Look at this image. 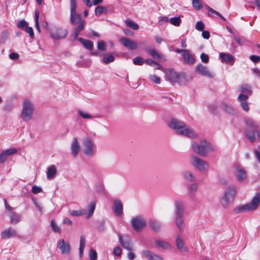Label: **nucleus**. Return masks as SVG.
<instances>
[{"label":"nucleus","instance_id":"nucleus-47","mask_svg":"<svg viewBox=\"0 0 260 260\" xmlns=\"http://www.w3.org/2000/svg\"><path fill=\"white\" fill-rule=\"evenodd\" d=\"M169 22L171 24L178 26L180 25L181 23V19L179 17H175L173 18H171L169 19Z\"/></svg>","mask_w":260,"mask_h":260},{"label":"nucleus","instance_id":"nucleus-38","mask_svg":"<svg viewBox=\"0 0 260 260\" xmlns=\"http://www.w3.org/2000/svg\"><path fill=\"white\" fill-rule=\"evenodd\" d=\"M149 224L151 228L156 232H158L160 229V224L154 220H150Z\"/></svg>","mask_w":260,"mask_h":260},{"label":"nucleus","instance_id":"nucleus-28","mask_svg":"<svg viewBox=\"0 0 260 260\" xmlns=\"http://www.w3.org/2000/svg\"><path fill=\"white\" fill-rule=\"evenodd\" d=\"M175 205L176 217H182L184 212L183 203L181 201H176Z\"/></svg>","mask_w":260,"mask_h":260},{"label":"nucleus","instance_id":"nucleus-13","mask_svg":"<svg viewBox=\"0 0 260 260\" xmlns=\"http://www.w3.org/2000/svg\"><path fill=\"white\" fill-rule=\"evenodd\" d=\"M17 150L15 148H10L4 150L0 153V164H4L9 157L16 154Z\"/></svg>","mask_w":260,"mask_h":260},{"label":"nucleus","instance_id":"nucleus-24","mask_svg":"<svg viewBox=\"0 0 260 260\" xmlns=\"http://www.w3.org/2000/svg\"><path fill=\"white\" fill-rule=\"evenodd\" d=\"M7 214L10 218V222L12 224H16L21 220V216L15 212H8Z\"/></svg>","mask_w":260,"mask_h":260},{"label":"nucleus","instance_id":"nucleus-60","mask_svg":"<svg viewBox=\"0 0 260 260\" xmlns=\"http://www.w3.org/2000/svg\"><path fill=\"white\" fill-rule=\"evenodd\" d=\"M198 185L196 183H193L189 186V191L191 193H194L198 189Z\"/></svg>","mask_w":260,"mask_h":260},{"label":"nucleus","instance_id":"nucleus-48","mask_svg":"<svg viewBox=\"0 0 260 260\" xmlns=\"http://www.w3.org/2000/svg\"><path fill=\"white\" fill-rule=\"evenodd\" d=\"M88 255L90 260H97L98 254L93 249L91 248L89 249Z\"/></svg>","mask_w":260,"mask_h":260},{"label":"nucleus","instance_id":"nucleus-57","mask_svg":"<svg viewBox=\"0 0 260 260\" xmlns=\"http://www.w3.org/2000/svg\"><path fill=\"white\" fill-rule=\"evenodd\" d=\"M42 191V188L38 186L34 185L31 188V192L35 194L38 193Z\"/></svg>","mask_w":260,"mask_h":260},{"label":"nucleus","instance_id":"nucleus-58","mask_svg":"<svg viewBox=\"0 0 260 260\" xmlns=\"http://www.w3.org/2000/svg\"><path fill=\"white\" fill-rule=\"evenodd\" d=\"M25 31L28 33L31 39L34 38V33L31 27L27 26L25 28Z\"/></svg>","mask_w":260,"mask_h":260},{"label":"nucleus","instance_id":"nucleus-50","mask_svg":"<svg viewBox=\"0 0 260 260\" xmlns=\"http://www.w3.org/2000/svg\"><path fill=\"white\" fill-rule=\"evenodd\" d=\"M39 12L38 10H36L35 11V26H36V29L38 30V31L40 32V28L39 26Z\"/></svg>","mask_w":260,"mask_h":260},{"label":"nucleus","instance_id":"nucleus-31","mask_svg":"<svg viewBox=\"0 0 260 260\" xmlns=\"http://www.w3.org/2000/svg\"><path fill=\"white\" fill-rule=\"evenodd\" d=\"M155 245L157 247L164 249H171L172 248V246L169 243L162 240H156L155 241Z\"/></svg>","mask_w":260,"mask_h":260},{"label":"nucleus","instance_id":"nucleus-30","mask_svg":"<svg viewBox=\"0 0 260 260\" xmlns=\"http://www.w3.org/2000/svg\"><path fill=\"white\" fill-rule=\"evenodd\" d=\"M176 245L177 248L181 251H187L188 248L185 246V242L183 239L180 236H177L176 239Z\"/></svg>","mask_w":260,"mask_h":260},{"label":"nucleus","instance_id":"nucleus-64","mask_svg":"<svg viewBox=\"0 0 260 260\" xmlns=\"http://www.w3.org/2000/svg\"><path fill=\"white\" fill-rule=\"evenodd\" d=\"M121 250L120 247H116L113 249V253L116 256H120L121 255Z\"/></svg>","mask_w":260,"mask_h":260},{"label":"nucleus","instance_id":"nucleus-53","mask_svg":"<svg viewBox=\"0 0 260 260\" xmlns=\"http://www.w3.org/2000/svg\"><path fill=\"white\" fill-rule=\"evenodd\" d=\"M98 49L99 50L105 51L106 50V45L104 41H101L98 43Z\"/></svg>","mask_w":260,"mask_h":260},{"label":"nucleus","instance_id":"nucleus-6","mask_svg":"<svg viewBox=\"0 0 260 260\" xmlns=\"http://www.w3.org/2000/svg\"><path fill=\"white\" fill-rule=\"evenodd\" d=\"M83 151L87 156H92L96 151V146L90 139L86 138L83 140Z\"/></svg>","mask_w":260,"mask_h":260},{"label":"nucleus","instance_id":"nucleus-37","mask_svg":"<svg viewBox=\"0 0 260 260\" xmlns=\"http://www.w3.org/2000/svg\"><path fill=\"white\" fill-rule=\"evenodd\" d=\"M85 245V239L84 236H81L80 238L79 256L82 257L83 255L84 249Z\"/></svg>","mask_w":260,"mask_h":260},{"label":"nucleus","instance_id":"nucleus-11","mask_svg":"<svg viewBox=\"0 0 260 260\" xmlns=\"http://www.w3.org/2000/svg\"><path fill=\"white\" fill-rule=\"evenodd\" d=\"M185 124L184 122L176 118H173L168 125L175 132L176 134L179 135Z\"/></svg>","mask_w":260,"mask_h":260},{"label":"nucleus","instance_id":"nucleus-61","mask_svg":"<svg viewBox=\"0 0 260 260\" xmlns=\"http://www.w3.org/2000/svg\"><path fill=\"white\" fill-rule=\"evenodd\" d=\"M240 103V106L242 108L243 110H244L246 112H248L249 110V106H248V104L247 102V101L241 102Z\"/></svg>","mask_w":260,"mask_h":260},{"label":"nucleus","instance_id":"nucleus-12","mask_svg":"<svg viewBox=\"0 0 260 260\" xmlns=\"http://www.w3.org/2000/svg\"><path fill=\"white\" fill-rule=\"evenodd\" d=\"M196 71L198 74L209 78H213L215 76L214 73L210 71L206 66L201 63L197 64L196 67Z\"/></svg>","mask_w":260,"mask_h":260},{"label":"nucleus","instance_id":"nucleus-1","mask_svg":"<svg viewBox=\"0 0 260 260\" xmlns=\"http://www.w3.org/2000/svg\"><path fill=\"white\" fill-rule=\"evenodd\" d=\"M71 15L70 23L73 25H78L74 29L73 36L77 39L80 32L84 28L86 21L83 20L80 14L76 13V0H70Z\"/></svg>","mask_w":260,"mask_h":260},{"label":"nucleus","instance_id":"nucleus-20","mask_svg":"<svg viewBox=\"0 0 260 260\" xmlns=\"http://www.w3.org/2000/svg\"><path fill=\"white\" fill-rule=\"evenodd\" d=\"M80 146L77 138H74L71 146V150L72 154L76 157L80 151Z\"/></svg>","mask_w":260,"mask_h":260},{"label":"nucleus","instance_id":"nucleus-4","mask_svg":"<svg viewBox=\"0 0 260 260\" xmlns=\"http://www.w3.org/2000/svg\"><path fill=\"white\" fill-rule=\"evenodd\" d=\"M193 151L201 156H206L209 152L214 151L213 145L206 140H202L200 143L193 142L191 145Z\"/></svg>","mask_w":260,"mask_h":260},{"label":"nucleus","instance_id":"nucleus-26","mask_svg":"<svg viewBox=\"0 0 260 260\" xmlns=\"http://www.w3.org/2000/svg\"><path fill=\"white\" fill-rule=\"evenodd\" d=\"M219 107L226 113L231 114H234L236 113V110L235 109L231 104L228 103L222 102L220 104Z\"/></svg>","mask_w":260,"mask_h":260},{"label":"nucleus","instance_id":"nucleus-27","mask_svg":"<svg viewBox=\"0 0 260 260\" xmlns=\"http://www.w3.org/2000/svg\"><path fill=\"white\" fill-rule=\"evenodd\" d=\"M182 56L184 62L186 64H192L195 62V58L188 50H186L184 51V53L182 54Z\"/></svg>","mask_w":260,"mask_h":260},{"label":"nucleus","instance_id":"nucleus-41","mask_svg":"<svg viewBox=\"0 0 260 260\" xmlns=\"http://www.w3.org/2000/svg\"><path fill=\"white\" fill-rule=\"evenodd\" d=\"M147 51L154 58L159 59L161 57L160 54L154 49L147 48Z\"/></svg>","mask_w":260,"mask_h":260},{"label":"nucleus","instance_id":"nucleus-34","mask_svg":"<svg viewBox=\"0 0 260 260\" xmlns=\"http://www.w3.org/2000/svg\"><path fill=\"white\" fill-rule=\"evenodd\" d=\"M176 223L177 228L180 232H182L185 228V224L182 217H176Z\"/></svg>","mask_w":260,"mask_h":260},{"label":"nucleus","instance_id":"nucleus-18","mask_svg":"<svg viewBox=\"0 0 260 260\" xmlns=\"http://www.w3.org/2000/svg\"><path fill=\"white\" fill-rule=\"evenodd\" d=\"M113 210L115 214L120 216L123 214V205L119 200H115L113 202Z\"/></svg>","mask_w":260,"mask_h":260},{"label":"nucleus","instance_id":"nucleus-17","mask_svg":"<svg viewBox=\"0 0 260 260\" xmlns=\"http://www.w3.org/2000/svg\"><path fill=\"white\" fill-rule=\"evenodd\" d=\"M120 42L125 47L134 50L137 48L138 43L134 41H132L126 38L123 37L120 39Z\"/></svg>","mask_w":260,"mask_h":260},{"label":"nucleus","instance_id":"nucleus-5","mask_svg":"<svg viewBox=\"0 0 260 260\" xmlns=\"http://www.w3.org/2000/svg\"><path fill=\"white\" fill-rule=\"evenodd\" d=\"M246 134L247 138L251 142L260 140V131L258 129L257 126L252 122L248 123Z\"/></svg>","mask_w":260,"mask_h":260},{"label":"nucleus","instance_id":"nucleus-43","mask_svg":"<svg viewBox=\"0 0 260 260\" xmlns=\"http://www.w3.org/2000/svg\"><path fill=\"white\" fill-rule=\"evenodd\" d=\"M50 225H51L52 231L54 233H58V234L61 233V230L60 228L59 227V226L56 224V223L54 220L52 219L51 221Z\"/></svg>","mask_w":260,"mask_h":260},{"label":"nucleus","instance_id":"nucleus-56","mask_svg":"<svg viewBox=\"0 0 260 260\" xmlns=\"http://www.w3.org/2000/svg\"><path fill=\"white\" fill-rule=\"evenodd\" d=\"M79 113L80 115L85 119H91L92 118V116L89 114L88 113L84 112L83 111L80 110L79 111Z\"/></svg>","mask_w":260,"mask_h":260},{"label":"nucleus","instance_id":"nucleus-7","mask_svg":"<svg viewBox=\"0 0 260 260\" xmlns=\"http://www.w3.org/2000/svg\"><path fill=\"white\" fill-rule=\"evenodd\" d=\"M190 164L195 169L200 172H205L209 168V164L207 162L194 155L190 156Z\"/></svg>","mask_w":260,"mask_h":260},{"label":"nucleus","instance_id":"nucleus-44","mask_svg":"<svg viewBox=\"0 0 260 260\" xmlns=\"http://www.w3.org/2000/svg\"><path fill=\"white\" fill-rule=\"evenodd\" d=\"M107 10L106 8L103 6H97L95 9V15L96 16H99L103 13H106Z\"/></svg>","mask_w":260,"mask_h":260},{"label":"nucleus","instance_id":"nucleus-42","mask_svg":"<svg viewBox=\"0 0 260 260\" xmlns=\"http://www.w3.org/2000/svg\"><path fill=\"white\" fill-rule=\"evenodd\" d=\"M233 201L229 200L228 198L223 196L221 199L220 203L222 207L224 208H227L230 207V205L232 204Z\"/></svg>","mask_w":260,"mask_h":260},{"label":"nucleus","instance_id":"nucleus-29","mask_svg":"<svg viewBox=\"0 0 260 260\" xmlns=\"http://www.w3.org/2000/svg\"><path fill=\"white\" fill-rule=\"evenodd\" d=\"M235 174L237 179L240 181H243L246 177L245 171L239 167H236Z\"/></svg>","mask_w":260,"mask_h":260},{"label":"nucleus","instance_id":"nucleus-59","mask_svg":"<svg viewBox=\"0 0 260 260\" xmlns=\"http://www.w3.org/2000/svg\"><path fill=\"white\" fill-rule=\"evenodd\" d=\"M202 61L204 63H208L209 61V56L207 54L202 53L200 55Z\"/></svg>","mask_w":260,"mask_h":260},{"label":"nucleus","instance_id":"nucleus-52","mask_svg":"<svg viewBox=\"0 0 260 260\" xmlns=\"http://www.w3.org/2000/svg\"><path fill=\"white\" fill-rule=\"evenodd\" d=\"M149 78L150 80L153 81L156 84H159L160 83V79L156 75H150Z\"/></svg>","mask_w":260,"mask_h":260},{"label":"nucleus","instance_id":"nucleus-62","mask_svg":"<svg viewBox=\"0 0 260 260\" xmlns=\"http://www.w3.org/2000/svg\"><path fill=\"white\" fill-rule=\"evenodd\" d=\"M27 25V22L25 20H21L19 21L17 23V26L19 28H23L25 26H26Z\"/></svg>","mask_w":260,"mask_h":260},{"label":"nucleus","instance_id":"nucleus-15","mask_svg":"<svg viewBox=\"0 0 260 260\" xmlns=\"http://www.w3.org/2000/svg\"><path fill=\"white\" fill-rule=\"evenodd\" d=\"M166 78L171 82H177L179 78V74L174 70L168 69L164 71Z\"/></svg>","mask_w":260,"mask_h":260},{"label":"nucleus","instance_id":"nucleus-63","mask_svg":"<svg viewBox=\"0 0 260 260\" xmlns=\"http://www.w3.org/2000/svg\"><path fill=\"white\" fill-rule=\"evenodd\" d=\"M250 59L253 62L256 63L260 61V56L252 55L250 56Z\"/></svg>","mask_w":260,"mask_h":260},{"label":"nucleus","instance_id":"nucleus-9","mask_svg":"<svg viewBox=\"0 0 260 260\" xmlns=\"http://www.w3.org/2000/svg\"><path fill=\"white\" fill-rule=\"evenodd\" d=\"M50 34L53 39L60 40L66 37L68 31L63 28L54 26L51 29Z\"/></svg>","mask_w":260,"mask_h":260},{"label":"nucleus","instance_id":"nucleus-49","mask_svg":"<svg viewBox=\"0 0 260 260\" xmlns=\"http://www.w3.org/2000/svg\"><path fill=\"white\" fill-rule=\"evenodd\" d=\"M125 24L128 27L134 30H136L138 28V24L135 23L134 22H133L132 20L130 19H127L125 21Z\"/></svg>","mask_w":260,"mask_h":260},{"label":"nucleus","instance_id":"nucleus-3","mask_svg":"<svg viewBox=\"0 0 260 260\" xmlns=\"http://www.w3.org/2000/svg\"><path fill=\"white\" fill-rule=\"evenodd\" d=\"M260 203V193H256L252 198L250 203L240 205L234 209V212L236 214L245 213L255 210Z\"/></svg>","mask_w":260,"mask_h":260},{"label":"nucleus","instance_id":"nucleus-8","mask_svg":"<svg viewBox=\"0 0 260 260\" xmlns=\"http://www.w3.org/2000/svg\"><path fill=\"white\" fill-rule=\"evenodd\" d=\"M132 226L136 232L141 231L146 225V221L142 216H137L132 218Z\"/></svg>","mask_w":260,"mask_h":260},{"label":"nucleus","instance_id":"nucleus-54","mask_svg":"<svg viewBox=\"0 0 260 260\" xmlns=\"http://www.w3.org/2000/svg\"><path fill=\"white\" fill-rule=\"evenodd\" d=\"M248 100V96L243 93L240 94L237 98V100L239 103L246 102Z\"/></svg>","mask_w":260,"mask_h":260},{"label":"nucleus","instance_id":"nucleus-25","mask_svg":"<svg viewBox=\"0 0 260 260\" xmlns=\"http://www.w3.org/2000/svg\"><path fill=\"white\" fill-rule=\"evenodd\" d=\"M236 193V188L234 186H229L224 192V196L231 201H234Z\"/></svg>","mask_w":260,"mask_h":260},{"label":"nucleus","instance_id":"nucleus-45","mask_svg":"<svg viewBox=\"0 0 260 260\" xmlns=\"http://www.w3.org/2000/svg\"><path fill=\"white\" fill-rule=\"evenodd\" d=\"M192 5L196 10H200L202 9L203 6L200 0H192Z\"/></svg>","mask_w":260,"mask_h":260},{"label":"nucleus","instance_id":"nucleus-33","mask_svg":"<svg viewBox=\"0 0 260 260\" xmlns=\"http://www.w3.org/2000/svg\"><path fill=\"white\" fill-rule=\"evenodd\" d=\"M56 173V170L54 165L50 166L47 169V178L48 179L50 180L55 175Z\"/></svg>","mask_w":260,"mask_h":260},{"label":"nucleus","instance_id":"nucleus-19","mask_svg":"<svg viewBox=\"0 0 260 260\" xmlns=\"http://www.w3.org/2000/svg\"><path fill=\"white\" fill-rule=\"evenodd\" d=\"M181 177L183 179L188 182H194L196 181V177L193 173L189 170H184L181 172Z\"/></svg>","mask_w":260,"mask_h":260},{"label":"nucleus","instance_id":"nucleus-2","mask_svg":"<svg viewBox=\"0 0 260 260\" xmlns=\"http://www.w3.org/2000/svg\"><path fill=\"white\" fill-rule=\"evenodd\" d=\"M35 111V106L32 101L25 99L23 101L20 113V117L24 122H28L33 118Z\"/></svg>","mask_w":260,"mask_h":260},{"label":"nucleus","instance_id":"nucleus-10","mask_svg":"<svg viewBox=\"0 0 260 260\" xmlns=\"http://www.w3.org/2000/svg\"><path fill=\"white\" fill-rule=\"evenodd\" d=\"M179 135L191 139H196L199 136L198 132L195 129L191 126L187 125L186 124Z\"/></svg>","mask_w":260,"mask_h":260},{"label":"nucleus","instance_id":"nucleus-40","mask_svg":"<svg viewBox=\"0 0 260 260\" xmlns=\"http://www.w3.org/2000/svg\"><path fill=\"white\" fill-rule=\"evenodd\" d=\"M240 90L242 93L246 94H250L252 92L251 86L247 84L242 85L240 87Z\"/></svg>","mask_w":260,"mask_h":260},{"label":"nucleus","instance_id":"nucleus-23","mask_svg":"<svg viewBox=\"0 0 260 260\" xmlns=\"http://www.w3.org/2000/svg\"><path fill=\"white\" fill-rule=\"evenodd\" d=\"M17 235V231L13 228H9L2 232V239H8L11 237H14Z\"/></svg>","mask_w":260,"mask_h":260},{"label":"nucleus","instance_id":"nucleus-35","mask_svg":"<svg viewBox=\"0 0 260 260\" xmlns=\"http://www.w3.org/2000/svg\"><path fill=\"white\" fill-rule=\"evenodd\" d=\"M96 205V202H91L88 206V214L87 215V218L91 217L94 213Z\"/></svg>","mask_w":260,"mask_h":260},{"label":"nucleus","instance_id":"nucleus-55","mask_svg":"<svg viewBox=\"0 0 260 260\" xmlns=\"http://www.w3.org/2000/svg\"><path fill=\"white\" fill-rule=\"evenodd\" d=\"M205 27L204 24L201 21H199L196 23V29L199 31H202Z\"/></svg>","mask_w":260,"mask_h":260},{"label":"nucleus","instance_id":"nucleus-46","mask_svg":"<svg viewBox=\"0 0 260 260\" xmlns=\"http://www.w3.org/2000/svg\"><path fill=\"white\" fill-rule=\"evenodd\" d=\"M114 60V57L112 54H108L105 56L102 59V61L103 63L105 64H108L109 63L112 62Z\"/></svg>","mask_w":260,"mask_h":260},{"label":"nucleus","instance_id":"nucleus-51","mask_svg":"<svg viewBox=\"0 0 260 260\" xmlns=\"http://www.w3.org/2000/svg\"><path fill=\"white\" fill-rule=\"evenodd\" d=\"M144 62L143 58L141 57H135L133 59V63L136 65L142 66Z\"/></svg>","mask_w":260,"mask_h":260},{"label":"nucleus","instance_id":"nucleus-36","mask_svg":"<svg viewBox=\"0 0 260 260\" xmlns=\"http://www.w3.org/2000/svg\"><path fill=\"white\" fill-rule=\"evenodd\" d=\"M145 62L148 65L155 67L156 69L164 71L163 68L160 64L151 59L145 60Z\"/></svg>","mask_w":260,"mask_h":260},{"label":"nucleus","instance_id":"nucleus-16","mask_svg":"<svg viewBox=\"0 0 260 260\" xmlns=\"http://www.w3.org/2000/svg\"><path fill=\"white\" fill-rule=\"evenodd\" d=\"M141 254L142 257L147 258L148 260H163L161 256L148 250L142 251Z\"/></svg>","mask_w":260,"mask_h":260},{"label":"nucleus","instance_id":"nucleus-14","mask_svg":"<svg viewBox=\"0 0 260 260\" xmlns=\"http://www.w3.org/2000/svg\"><path fill=\"white\" fill-rule=\"evenodd\" d=\"M57 247L62 254H68L71 251V246L68 242L63 239L59 240L57 242Z\"/></svg>","mask_w":260,"mask_h":260},{"label":"nucleus","instance_id":"nucleus-21","mask_svg":"<svg viewBox=\"0 0 260 260\" xmlns=\"http://www.w3.org/2000/svg\"><path fill=\"white\" fill-rule=\"evenodd\" d=\"M219 56L222 62L233 64L235 61L234 57L228 53H219Z\"/></svg>","mask_w":260,"mask_h":260},{"label":"nucleus","instance_id":"nucleus-22","mask_svg":"<svg viewBox=\"0 0 260 260\" xmlns=\"http://www.w3.org/2000/svg\"><path fill=\"white\" fill-rule=\"evenodd\" d=\"M119 240L120 244L124 248L128 250H131L132 249L131 239L129 237H126L124 239H122V237L119 235Z\"/></svg>","mask_w":260,"mask_h":260},{"label":"nucleus","instance_id":"nucleus-39","mask_svg":"<svg viewBox=\"0 0 260 260\" xmlns=\"http://www.w3.org/2000/svg\"><path fill=\"white\" fill-rule=\"evenodd\" d=\"M86 211L84 209L72 210L69 211V215L72 216H80L84 215Z\"/></svg>","mask_w":260,"mask_h":260},{"label":"nucleus","instance_id":"nucleus-32","mask_svg":"<svg viewBox=\"0 0 260 260\" xmlns=\"http://www.w3.org/2000/svg\"><path fill=\"white\" fill-rule=\"evenodd\" d=\"M78 39L87 49L91 50L92 49L93 44L91 41L82 38H79Z\"/></svg>","mask_w":260,"mask_h":260}]
</instances>
